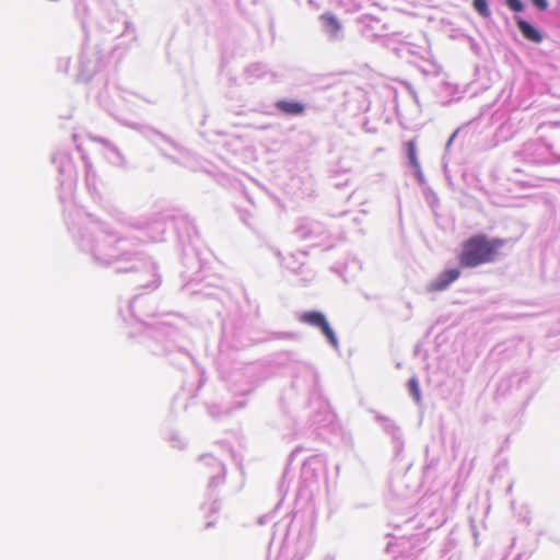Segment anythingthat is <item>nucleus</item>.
Listing matches in <instances>:
<instances>
[{
  "mask_svg": "<svg viewBox=\"0 0 560 560\" xmlns=\"http://www.w3.org/2000/svg\"><path fill=\"white\" fill-rule=\"evenodd\" d=\"M506 241L500 237H490L485 233H477L466 238L457 254L462 268L472 269L481 265L492 264L502 255Z\"/></svg>",
  "mask_w": 560,
  "mask_h": 560,
  "instance_id": "obj_1",
  "label": "nucleus"
},
{
  "mask_svg": "<svg viewBox=\"0 0 560 560\" xmlns=\"http://www.w3.org/2000/svg\"><path fill=\"white\" fill-rule=\"evenodd\" d=\"M300 320L305 324H308L311 326L320 328L322 332L326 336V338L329 340V342L332 346H337V339H336L335 332L332 331L329 324L327 323L324 314H322L320 312H317V311L305 312V313L301 314Z\"/></svg>",
  "mask_w": 560,
  "mask_h": 560,
  "instance_id": "obj_2",
  "label": "nucleus"
},
{
  "mask_svg": "<svg viewBox=\"0 0 560 560\" xmlns=\"http://www.w3.org/2000/svg\"><path fill=\"white\" fill-rule=\"evenodd\" d=\"M462 272L459 268H448L439 273L436 279L430 283V291L440 292L446 290L455 282Z\"/></svg>",
  "mask_w": 560,
  "mask_h": 560,
  "instance_id": "obj_3",
  "label": "nucleus"
},
{
  "mask_svg": "<svg viewBox=\"0 0 560 560\" xmlns=\"http://www.w3.org/2000/svg\"><path fill=\"white\" fill-rule=\"evenodd\" d=\"M275 106L279 112L289 116H299L305 112V105L296 101L280 100L276 102Z\"/></svg>",
  "mask_w": 560,
  "mask_h": 560,
  "instance_id": "obj_4",
  "label": "nucleus"
},
{
  "mask_svg": "<svg viewBox=\"0 0 560 560\" xmlns=\"http://www.w3.org/2000/svg\"><path fill=\"white\" fill-rule=\"evenodd\" d=\"M516 24L522 35L529 42L539 44L542 42V35L532 24L522 18H516Z\"/></svg>",
  "mask_w": 560,
  "mask_h": 560,
  "instance_id": "obj_5",
  "label": "nucleus"
},
{
  "mask_svg": "<svg viewBox=\"0 0 560 560\" xmlns=\"http://www.w3.org/2000/svg\"><path fill=\"white\" fill-rule=\"evenodd\" d=\"M319 20L325 32L328 33L330 36H336L340 31V23L338 22L335 15L330 13H324L319 16Z\"/></svg>",
  "mask_w": 560,
  "mask_h": 560,
  "instance_id": "obj_6",
  "label": "nucleus"
},
{
  "mask_svg": "<svg viewBox=\"0 0 560 560\" xmlns=\"http://www.w3.org/2000/svg\"><path fill=\"white\" fill-rule=\"evenodd\" d=\"M406 149H407L408 160H409L411 166L415 170L420 171V163H419V160L417 156L416 141L409 140L408 142H406Z\"/></svg>",
  "mask_w": 560,
  "mask_h": 560,
  "instance_id": "obj_7",
  "label": "nucleus"
},
{
  "mask_svg": "<svg viewBox=\"0 0 560 560\" xmlns=\"http://www.w3.org/2000/svg\"><path fill=\"white\" fill-rule=\"evenodd\" d=\"M472 7L483 18H489L491 14L487 0H474Z\"/></svg>",
  "mask_w": 560,
  "mask_h": 560,
  "instance_id": "obj_8",
  "label": "nucleus"
},
{
  "mask_svg": "<svg viewBox=\"0 0 560 560\" xmlns=\"http://www.w3.org/2000/svg\"><path fill=\"white\" fill-rule=\"evenodd\" d=\"M506 4L514 12H521L524 10V4L521 0H506Z\"/></svg>",
  "mask_w": 560,
  "mask_h": 560,
  "instance_id": "obj_9",
  "label": "nucleus"
},
{
  "mask_svg": "<svg viewBox=\"0 0 560 560\" xmlns=\"http://www.w3.org/2000/svg\"><path fill=\"white\" fill-rule=\"evenodd\" d=\"M530 1H532V3H533L536 8H538V9H539V10H541V11H545V10H547V8H548V1H547V0H530Z\"/></svg>",
  "mask_w": 560,
  "mask_h": 560,
  "instance_id": "obj_10",
  "label": "nucleus"
}]
</instances>
